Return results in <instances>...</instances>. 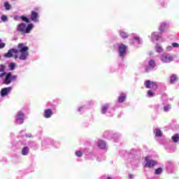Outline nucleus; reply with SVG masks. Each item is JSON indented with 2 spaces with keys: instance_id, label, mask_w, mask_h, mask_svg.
Instances as JSON below:
<instances>
[{
  "instance_id": "obj_12",
  "label": "nucleus",
  "mask_w": 179,
  "mask_h": 179,
  "mask_svg": "<svg viewBox=\"0 0 179 179\" xmlns=\"http://www.w3.org/2000/svg\"><path fill=\"white\" fill-rule=\"evenodd\" d=\"M171 85H174L176 82H178V76L176 74H172L170 77V80H169Z\"/></svg>"
},
{
  "instance_id": "obj_40",
  "label": "nucleus",
  "mask_w": 179,
  "mask_h": 179,
  "mask_svg": "<svg viewBox=\"0 0 179 179\" xmlns=\"http://www.w3.org/2000/svg\"><path fill=\"white\" fill-rule=\"evenodd\" d=\"M107 179H112L111 178H107Z\"/></svg>"
},
{
  "instance_id": "obj_35",
  "label": "nucleus",
  "mask_w": 179,
  "mask_h": 179,
  "mask_svg": "<svg viewBox=\"0 0 179 179\" xmlns=\"http://www.w3.org/2000/svg\"><path fill=\"white\" fill-rule=\"evenodd\" d=\"M6 76V75H8V73H6L5 71H3L2 73L0 74V78H3V76Z\"/></svg>"
},
{
  "instance_id": "obj_15",
  "label": "nucleus",
  "mask_w": 179,
  "mask_h": 179,
  "mask_svg": "<svg viewBox=\"0 0 179 179\" xmlns=\"http://www.w3.org/2000/svg\"><path fill=\"white\" fill-rule=\"evenodd\" d=\"M148 66L150 68V69H153L156 66V62L153 59H150L148 62Z\"/></svg>"
},
{
  "instance_id": "obj_17",
  "label": "nucleus",
  "mask_w": 179,
  "mask_h": 179,
  "mask_svg": "<svg viewBox=\"0 0 179 179\" xmlns=\"http://www.w3.org/2000/svg\"><path fill=\"white\" fill-rule=\"evenodd\" d=\"M171 139H172L173 142H174L175 143H177V142H178V141H179V134H176L173 135L171 137Z\"/></svg>"
},
{
  "instance_id": "obj_24",
  "label": "nucleus",
  "mask_w": 179,
  "mask_h": 179,
  "mask_svg": "<svg viewBox=\"0 0 179 179\" xmlns=\"http://www.w3.org/2000/svg\"><path fill=\"white\" fill-rule=\"evenodd\" d=\"M160 38V36H159V35H157V34H156V32H154L152 34V40H159V38Z\"/></svg>"
},
{
  "instance_id": "obj_14",
  "label": "nucleus",
  "mask_w": 179,
  "mask_h": 179,
  "mask_svg": "<svg viewBox=\"0 0 179 179\" xmlns=\"http://www.w3.org/2000/svg\"><path fill=\"white\" fill-rule=\"evenodd\" d=\"M125 99H127V94H121L118 97V101L119 103H122L125 101Z\"/></svg>"
},
{
  "instance_id": "obj_37",
  "label": "nucleus",
  "mask_w": 179,
  "mask_h": 179,
  "mask_svg": "<svg viewBox=\"0 0 179 179\" xmlns=\"http://www.w3.org/2000/svg\"><path fill=\"white\" fill-rule=\"evenodd\" d=\"M129 178H130V179L134 178V175H132V174H129Z\"/></svg>"
},
{
  "instance_id": "obj_30",
  "label": "nucleus",
  "mask_w": 179,
  "mask_h": 179,
  "mask_svg": "<svg viewBox=\"0 0 179 179\" xmlns=\"http://www.w3.org/2000/svg\"><path fill=\"white\" fill-rule=\"evenodd\" d=\"M83 155L82 151L76 152V156H77V157H82Z\"/></svg>"
},
{
  "instance_id": "obj_7",
  "label": "nucleus",
  "mask_w": 179,
  "mask_h": 179,
  "mask_svg": "<svg viewBox=\"0 0 179 179\" xmlns=\"http://www.w3.org/2000/svg\"><path fill=\"white\" fill-rule=\"evenodd\" d=\"M161 60L162 62L167 64L169 62H171L173 61V56L168 55V54H163L161 57Z\"/></svg>"
},
{
  "instance_id": "obj_31",
  "label": "nucleus",
  "mask_w": 179,
  "mask_h": 179,
  "mask_svg": "<svg viewBox=\"0 0 179 179\" xmlns=\"http://www.w3.org/2000/svg\"><path fill=\"white\" fill-rule=\"evenodd\" d=\"M6 66L3 64L0 65V72H5Z\"/></svg>"
},
{
  "instance_id": "obj_23",
  "label": "nucleus",
  "mask_w": 179,
  "mask_h": 179,
  "mask_svg": "<svg viewBox=\"0 0 179 179\" xmlns=\"http://www.w3.org/2000/svg\"><path fill=\"white\" fill-rule=\"evenodd\" d=\"M4 8H6V10H10L11 6L10 4H9V2L6 1L4 3Z\"/></svg>"
},
{
  "instance_id": "obj_1",
  "label": "nucleus",
  "mask_w": 179,
  "mask_h": 179,
  "mask_svg": "<svg viewBox=\"0 0 179 179\" xmlns=\"http://www.w3.org/2000/svg\"><path fill=\"white\" fill-rule=\"evenodd\" d=\"M17 49H12L8 51L7 53L4 55L5 58H12L13 54H15V59H20L21 61H24L27 57H29V47L24 45V43H19L17 45Z\"/></svg>"
},
{
  "instance_id": "obj_39",
  "label": "nucleus",
  "mask_w": 179,
  "mask_h": 179,
  "mask_svg": "<svg viewBox=\"0 0 179 179\" xmlns=\"http://www.w3.org/2000/svg\"><path fill=\"white\" fill-rule=\"evenodd\" d=\"M149 71V69H145V72H148Z\"/></svg>"
},
{
  "instance_id": "obj_19",
  "label": "nucleus",
  "mask_w": 179,
  "mask_h": 179,
  "mask_svg": "<svg viewBox=\"0 0 179 179\" xmlns=\"http://www.w3.org/2000/svg\"><path fill=\"white\" fill-rule=\"evenodd\" d=\"M162 173H163V168L159 167L155 169V174L156 176H159V174H162Z\"/></svg>"
},
{
  "instance_id": "obj_34",
  "label": "nucleus",
  "mask_w": 179,
  "mask_h": 179,
  "mask_svg": "<svg viewBox=\"0 0 179 179\" xmlns=\"http://www.w3.org/2000/svg\"><path fill=\"white\" fill-rule=\"evenodd\" d=\"M164 111H169V110H170V106H165L164 107Z\"/></svg>"
},
{
  "instance_id": "obj_26",
  "label": "nucleus",
  "mask_w": 179,
  "mask_h": 179,
  "mask_svg": "<svg viewBox=\"0 0 179 179\" xmlns=\"http://www.w3.org/2000/svg\"><path fill=\"white\" fill-rule=\"evenodd\" d=\"M21 19L23 20V22H26V23H30V20L26 17L24 15L21 16Z\"/></svg>"
},
{
  "instance_id": "obj_5",
  "label": "nucleus",
  "mask_w": 179,
  "mask_h": 179,
  "mask_svg": "<svg viewBox=\"0 0 179 179\" xmlns=\"http://www.w3.org/2000/svg\"><path fill=\"white\" fill-rule=\"evenodd\" d=\"M145 160L146 163L145 164L144 167H145V168L150 169L152 167H155V166H157V162H156L153 159H149V157H146L145 158Z\"/></svg>"
},
{
  "instance_id": "obj_20",
  "label": "nucleus",
  "mask_w": 179,
  "mask_h": 179,
  "mask_svg": "<svg viewBox=\"0 0 179 179\" xmlns=\"http://www.w3.org/2000/svg\"><path fill=\"white\" fill-rule=\"evenodd\" d=\"M155 50H156L157 52H163V48L159 44H157L155 45Z\"/></svg>"
},
{
  "instance_id": "obj_29",
  "label": "nucleus",
  "mask_w": 179,
  "mask_h": 179,
  "mask_svg": "<svg viewBox=\"0 0 179 179\" xmlns=\"http://www.w3.org/2000/svg\"><path fill=\"white\" fill-rule=\"evenodd\" d=\"M1 21H3V22H8V16L3 15L1 16Z\"/></svg>"
},
{
  "instance_id": "obj_22",
  "label": "nucleus",
  "mask_w": 179,
  "mask_h": 179,
  "mask_svg": "<svg viewBox=\"0 0 179 179\" xmlns=\"http://www.w3.org/2000/svg\"><path fill=\"white\" fill-rule=\"evenodd\" d=\"M107 110H108V105H105L102 106V108H101L102 114H106V113H107Z\"/></svg>"
},
{
  "instance_id": "obj_18",
  "label": "nucleus",
  "mask_w": 179,
  "mask_h": 179,
  "mask_svg": "<svg viewBox=\"0 0 179 179\" xmlns=\"http://www.w3.org/2000/svg\"><path fill=\"white\" fill-rule=\"evenodd\" d=\"M155 136H157V137L162 136V135H163L162 130L159 129H156L155 130Z\"/></svg>"
},
{
  "instance_id": "obj_13",
  "label": "nucleus",
  "mask_w": 179,
  "mask_h": 179,
  "mask_svg": "<svg viewBox=\"0 0 179 179\" xmlns=\"http://www.w3.org/2000/svg\"><path fill=\"white\" fill-rule=\"evenodd\" d=\"M29 151H30V149H29V147L25 146L22 150V155L23 156H27L29 155Z\"/></svg>"
},
{
  "instance_id": "obj_42",
  "label": "nucleus",
  "mask_w": 179,
  "mask_h": 179,
  "mask_svg": "<svg viewBox=\"0 0 179 179\" xmlns=\"http://www.w3.org/2000/svg\"><path fill=\"white\" fill-rule=\"evenodd\" d=\"M0 41H1V39H0Z\"/></svg>"
},
{
  "instance_id": "obj_36",
  "label": "nucleus",
  "mask_w": 179,
  "mask_h": 179,
  "mask_svg": "<svg viewBox=\"0 0 179 179\" xmlns=\"http://www.w3.org/2000/svg\"><path fill=\"white\" fill-rule=\"evenodd\" d=\"M4 47H5L4 43H0V50H1V48H4Z\"/></svg>"
},
{
  "instance_id": "obj_28",
  "label": "nucleus",
  "mask_w": 179,
  "mask_h": 179,
  "mask_svg": "<svg viewBox=\"0 0 179 179\" xmlns=\"http://www.w3.org/2000/svg\"><path fill=\"white\" fill-rule=\"evenodd\" d=\"M147 94L148 95L149 97H154L155 96V93L152 90H148Z\"/></svg>"
},
{
  "instance_id": "obj_16",
  "label": "nucleus",
  "mask_w": 179,
  "mask_h": 179,
  "mask_svg": "<svg viewBox=\"0 0 179 179\" xmlns=\"http://www.w3.org/2000/svg\"><path fill=\"white\" fill-rule=\"evenodd\" d=\"M98 146L100 149H104L106 148V143L103 140L98 141Z\"/></svg>"
},
{
  "instance_id": "obj_41",
  "label": "nucleus",
  "mask_w": 179,
  "mask_h": 179,
  "mask_svg": "<svg viewBox=\"0 0 179 179\" xmlns=\"http://www.w3.org/2000/svg\"><path fill=\"white\" fill-rule=\"evenodd\" d=\"M31 137V134L29 135V138Z\"/></svg>"
},
{
  "instance_id": "obj_10",
  "label": "nucleus",
  "mask_w": 179,
  "mask_h": 179,
  "mask_svg": "<svg viewBox=\"0 0 179 179\" xmlns=\"http://www.w3.org/2000/svg\"><path fill=\"white\" fill-rule=\"evenodd\" d=\"M24 120V113H23V112L22 111L18 112L16 117L17 122L19 123L20 124H23Z\"/></svg>"
},
{
  "instance_id": "obj_9",
  "label": "nucleus",
  "mask_w": 179,
  "mask_h": 179,
  "mask_svg": "<svg viewBox=\"0 0 179 179\" xmlns=\"http://www.w3.org/2000/svg\"><path fill=\"white\" fill-rule=\"evenodd\" d=\"M39 18L40 15H38V13L36 11L31 12L30 19L32 20V22H34V23H38Z\"/></svg>"
},
{
  "instance_id": "obj_4",
  "label": "nucleus",
  "mask_w": 179,
  "mask_h": 179,
  "mask_svg": "<svg viewBox=\"0 0 179 179\" xmlns=\"http://www.w3.org/2000/svg\"><path fill=\"white\" fill-rule=\"evenodd\" d=\"M127 50H128V46L125 45L124 43L119 45L118 50L120 58H124V57L127 55Z\"/></svg>"
},
{
  "instance_id": "obj_25",
  "label": "nucleus",
  "mask_w": 179,
  "mask_h": 179,
  "mask_svg": "<svg viewBox=\"0 0 179 179\" xmlns=\"http://www.w3.org/2000/svg\"><path fill=\"white\" fill-rule=\"evenodd\" d=\"M132 41H133V43H136L137 44H139V43H141V39L137 36H134Z\"/></svg>"
},
{
  "instance_id": "obj_6",
  "label": "nucleus",
  "mask_w": 179,
  "mask_h": 179,
  "mask_svg": "<svg viewBox=\"0 0 179 179\" xmlns=\"http://www.w3.org/2000/svg\"><path fill=\"white\" fill-rule=\"evenodd\" d=\"M144 86L146 89H152V90H157V84L155 82H151L150 80H146L144 83Z\"/></svg>"
},
{
  "instance_id": "obj_32",
  "label": "nucleus",
  "mask_w": 179,
  "mask_h": 179,
  "mask_svg": "<svg viewBox=\"0 0 179 179\" xmlns=\"http://www.w3.org/2000/svg\"><path fill=\"white\" fill-rule=\"evenodd\" d=\"M10 71H14L15 70V63H11L10 64Z\"/></svg>"
},
{
  "instance_id": "obj_11",
  "label": "nucleus",
  "mask_w": 179,
  "mask_h": 179,
  "mask_svg": "<svg viewBox=\"0 0 179 179\" xmlns=\"http://www.w3.org/2000/svg\"><path fill=\"white\" fill-rule=\"evenodd\" d=\"M52 110L48 108L45 110L44 111V117L45 118H51V117H52Z\"/></svg>"
},
{
  "instance_id": "obj_3",
  "label": "nucleus",
  "mask_w": 179,
  "mask_h": 179,
  "mask_svg": "<svg viewBox=\"0 0 179 179\" xmlns=\"http://www.w3.org/2000/svg\"><path fill=\"white\" fill-rule=\"evenodd\" d=\"M17 79V76H12V73L9 72L7 73L6 78L3 82L4 85H10V83L13 82H15Z\"/></svg>"
},
{
  "instance_id": "obj_2",
  "label": "nucleus",
  "mask_w": 179,
  "mask_h": 179,
  "mask_svg": "<svg viewBox=\"0 0 179 179\" xmlns=\"http://www.w3.org/2000/svg\"><path fill=\"white\" fill-rule=\"evenodd\" d=\"M34 25L33 24H29L27 26L24 22H22L17 26V31L21 33V34H29L31 30H33Z\"/></svg>"
},
{
  "instance_id": "obj_27",
  "label": "nucleus",
  "mask_w": 179,
  "mask_h": 179,
  "mask_svg": "<svg viewBox=\"0 0 179 179\" xmlns=\"http://www.w3.org/2000/svg\"><path fill=\"white\" fill-rule=\"evenodd\" d=\"M166 26H167V24L166 23H162L161 24V27L159 28V30L162 33H163V31H164V28L166 27Z\"/></svg>"
},
{
  "instance_id": "obj_38",
  "label": "nucleus",
  "mask_w": 179,
  "mask_h": 179,
  "mask_svg": "<svg viewBox=\"0 0 179 179\" xmlns=\"http://www.w3.org/2000/svg\"><path fill=\"white\" fill-rule=\"evenodd\" d=\"M171 48H172L171 46H169V47L167 48L168 50H171Z\"/></svg>"
},
{
  "instance_id": "obj_33",
  "label": "nucleus",
  "mask_w": 179,
  "mask_h": 179,
  "mask_svg": "<svg viewBox=\"0 0 179 179\" xmlns=\"http://www.w3.org/2000/svg\"><path fill=\"white\" fill-rule=\"evenodd\" d=\"M172 47H173L174 48H178L179 44L177 43H172Z\"/></svg>"
},
{
  "instance_id": "obj_21",
  "label": "nucleus",
  "mask_w": 179,
  "mask_h": 179,
  "mask_svg": "<svg viewBox=\"0 0 179 179\" xmlns=\"http://www.w3.org/2000/svg\"><path fill=\"white\" fill-rule=\"evenodd\" d=\"M120 36L122 38H128V34L124 31H120Z\"/></svg>"
},
{
  "instance_id": "obj_8",
  "label": "nucleus",
  "mask_w": 179,
  "mask_h": 179,
  "mask_svg": "<svg viewBox=\"0 0 179 179\" xmlns=\"http://www.w3.org/2000/svg\"><path fill=\"white\" fill-rule=\"evenodd\" d=\"M11 91H12V87H4L1 89L0 92V94L1 97H6V96H8V94H9V93H10Z\"/></svg>"
}]
</instances>
